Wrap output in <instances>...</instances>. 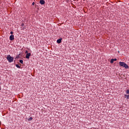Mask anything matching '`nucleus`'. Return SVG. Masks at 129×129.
Instances as JSON below:
<instances>
[{
	"mask_svg": "<svg viewBox=\"0 0 129 129\" xmlns=\"http://www.w3.org/2000/svg\"><path fill=\"white\" fill-rule=\"evenodd\" d=\"M7 59L9 63H12L14 61V57L11 56L10 55H7Z\"/></svg>",
	"mask_w": 129,
	"mask_h": 129,
	"instance_id": "2",
	"label": "nucleus"
},
{
	"mask_svg": "<svg viewBox=\"0 0 129 129\" xmlns=\"http://www.w3.org/2000/svg\"><path fill=\"white\" fill-rule=\"evenodd\" d=\"M126 94H129V90L128 89L126 90Z\"/></svg>",
	"mask_w": 129,
	"mask_h": 129,
	"instance_id": "12",
	"label": "nucleus"
},
{
	"mask_svg": "<svg viewBox=\"0 0 129 129\" xmlns=\"http://www.w3.org/2000/svg\"><path fill=\"white\" fill-rule=\"evenodd\" d=\"M19 62H20V63H21V64H23V63H24V61L22 59H20Z\"/></svg>",
	"mask_w": 129,
	"mask_h": 129,
	"instance_id": "9",
	"label": "nucleus"
},
{
	"mask_svg": "<svg viewBox=\"0 0 129 129\" xmlns=\"http://www.w3.org/2000/svg\"><path fill=\"white\" fill-rule=\"evenodd\" d=\"M113 60H114V61H117V59H116V58H114Z\"/></svg>",
	"mask_w": 129,
	"mask_h": 129,
	"instance_id": "15",
	"label": "nucleus"
},
{
	"mask_svg": "<svg viewBox=\"0 0 129 129\" xmlns=\"http://www.w3.org/2000/svg\"><path fill=\"white\" fill-rule=\"evenodd\" d=\"M124 98H127V99H129V95H124Z\"/></svg>",
	"mask_w": 129,
	"mask_h": 129,
	"instance_id": "7",
	"label": "nucleus"
},
{
	"mask_svg": "<svg viewBox=\"0 0 129 129\" xmlns=\"http://www.w3.org/2000/svg\"><path fill=\"white\" fill-rule=\"evenodd\" d=\"M40 5H45V1L44 0H40Z\"/></svg>",
	"mask_w": 129,
	"mask_h": 129,
	"instance_id": "6",
	"label": "nucleus"
},
{
	"mask_svg": "<svg viewBox=\"0 0 129 129\" xmlns=\"http://www.w3.org/2000/svg\"><path fill=\"white\" fill-rule=\"evenodd\" d=\"M61 42H62V38H59V39H57L56 41V43H57V44H60Z\"/></svg>",
	"mask_w": 129,
	"mask_h": 129,
	"instance_id": "5",
	"label": "nucleus"
},
{
	"mask_svg": "<svg viewBox=\"0 0 129 129\" xmlns=\"http://www.w3.org/2000/svg\"><path fill=\"white\" fill-rule=\"evenodd\" d=\"M10 40L11 41H13V40H15V36H14V35H10Z\"/></svg>",
	"mask_w": 129,
	"mask_h": 129,
	"instance_id": "3",
	"label": "nucleus"
},
{
	"mask_svg": "<svg viewBox=\"0 0 129 129\" xmlns=\"http://www.w3.org/2000/svg\"><path fill=\"white\" fill-rule=\"evenodd\" d=\"M16 67H17V68H21V67H20V66H19V64H16Z\"/></svg>",
	"mask_w": 129,
	"mask_h": 129,
	"instance_id": "10",
	"label": "nucleus"
},
{
	"mask_svg": "<svg viewBox=\"0 0 129 129\" xmlns=\"http://www.w3.org/2000/svg\"><path fill=\"white\" fill-rule=\"evenodd\" d=\"M35 5V2H33V3H32V6H34Z\"/></svg>",
	"mask_w": 129,
	"mask_h": 129,
	"instance_id": "16",
	"label": "nucleus"
},
{
	"mask_svg": "<svg viewBox=\"0 0 129 129\" xmlns=\"http://www.w3.org/2000/svg\"><path fill=\"white\" fill-rule=\"evenodd\" d=\"M119 65L121 66V67H124V68H125V69H128L129 67L125 62H121L120 61L119 62Z\"/></svg>",
	"mask_w": 129,
	"mask_h": 129,
	"instance_id": "1",
	"label": "nucleus"
},
{
	"mask_svg": "<svg viewBox=\"0 0 129 129\" xmlns=\"http://www.w3.org/2000/svg\"><path fill=\"white\" fill-rule=\"evenodd\" d=\"M0 90H2V87L0 86Z\"/></svg>",
	"mask_w": 129,
	"mask_h": 129,
	"instance_id": "17",
	"label": "nucleus"
},
{
	"mask_svg": "<svg viewBox=\"0 0 129 129\" xmlns=\"http://www.w3.org/2000/svg\"><path fill=\"white\" fill-rule=\"evenodd\" d=\"M25 53L26 54H29V51H28V50H26Z\"/></svg>",
	"mask_w": 129,
	"mask_h": 129,
	"instance_id": "13",
	"label": "nucleus"
},
{
	"mask_svg": "<svg viewBox=\"0 0 129 129\" xmlns=\"http://www.w3.org/2000/svg\"><path fill=\"white\" fill-rule=\"evenodd\" d=\"M22 26H24V24H22Z\"/></svg>",
	"mask_w": 129,
	"mask_h": 129,
	"instance_id": "18",
	"label": "nucleus"
},
{
	"mask_svg": "<svg viewBox=\"0 0 129 129\" xmlns=\"http://www.w3.org/2000/svg\"><path fill=\"white\" fill-rule=\"evenodd\" d=\"M10 34H11V35H13V34H14V32H13V31H11V32H10Z\"/></svg>",
	"mask_w": 129,
	"mask_h": 129,
	"instance_id": "14",
	"label": "nucleus"
},
{
	"mask_svg": "<svg viewBox=\"0 0 129 129\" xmlns=\"http://www.w3.org/2000/svg\"><path fill=\"white\" fill-rule=\"evenodd\" d=\"M113 62H114V60H113V58H112V59H111V60H110V63H111V64H113Z\"/></svg>",
	"mask_w": 129,
	"mask_h": 129,
	"instance_id": "8",
	"label": "nucleus"
},
{
	"mask_svg": "<svg viewBox=\"0 0 129 129\" xmlns=\"http://www.w3.org/2000/svg\"><path fill=\"white\" fill-rule=\"evenodd\" d=\"M28 120L30 121V120H33V117H30L29 119Z\"/></svg>",
	"mask_w": 129,
	"mask_h": 129,
	"instance_id": "11",
	"label": "nucleus"
},
{
	"mask_svg": "<svg viewBox=\"0 0 129 129\" xmlns=\"http://www.w3.org/2000/svg\"><path fill=\"white\" fill-rule=\"evenodd\" d=\"M30 57H31V53H30L26 54V59H29Z\"/></svg>",
	"mask_w": 129,
	"mask_h": 129,
	"instance_id": "4",
	"label": "nucleus"
}]
</instances>
